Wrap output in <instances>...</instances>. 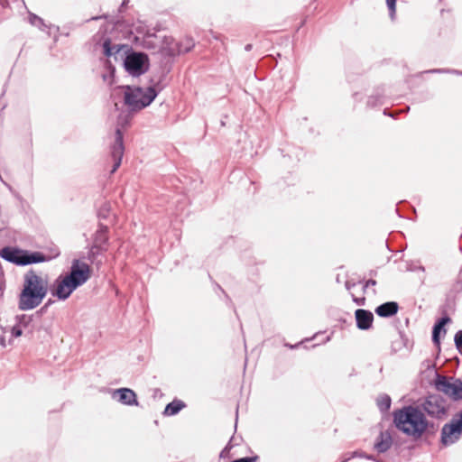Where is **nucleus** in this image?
I'll use <instances>...</instances> for the list:
<instances>
[{
  "label": "nucleus",
  "mask_w": 462,
  "mask_h": 462,
  "mask_svg": "<svg viewBox=\"0 0 462 462\" xmlns=\"http://www.w3.org/2000/svg\"><path fill=\"white\" fill-rule=\"evenodd\" d=\"M48 292V275L34 269L28 270L23 274V289L18 296L19 310H31L37 308Z\"/></svg>",
  "instance_id": "1"
},
{
  "label": "nucleus",
  "mask_w": 462,
  "mask_h": 462,
  "mask_svg": "<svg viewBox=\"0 0 462 462\" xmlns=\"http://www.w3.org/2000/svg\"><path fill=\"white\" fill-rule=\"evenodd\" d=\"M84 25L96 26L98 29H107L108 25H112V29H143V26L149 29L152 24H147L145 21L142 20L140 14L134 16L130 13H125L122 15L105 14L84 19L75 18L68 22L64 25V29H75Z\"/></svg>",
  "instance_id": "2"
},
{
  "label": "nucleus",
  "mask_w": 462,
  "mask_h": 462,
  "mask_svg": "<svg viewBox=\"0 0 462 462\" xmlns=\"http://www.w3.org/2000/svg\"><path fill=\"white\" fill-rule=\"evenodd\" d=\"M395 427L405 435L420 439L430 426V421L420 406L407 405L393 411Z\"/></svg>",
  "instance_id": "3"
},
{
  "label": "nucleus",
  "mask_w": 462,
  "mask_h": 462,
  "mask_svg": "<svg viewBox=\"0 0 462 462\" xmlns=\"http://www.w3.org/2000/svg\"><path fill=\"white\" fill-rule=\"evenodd\" d=\"M89 278V265L79 259H74L69 273L64 276L60 275L55 280L51 294L60 300H65Z\"/></svg>",
  "instance_id": "4"
},
{
  "label": "nucleus",
  "mask_w": 462,
  "mask_h": 462,
  "mask_svg": "<svg viewBox=\"0 0 462 462\" xmlns=\"http://www.w3.org/2000/svg\"><path fill=\"white\" fill-rule=\"evenodd\" d=\"M118 88L124 89V102L131 112H137L150 106L161 91L156 85L148 88L122 86Z\"/></svg>",
  "instance_id": "5"
},
{
  "label": "nucleus",
  "mask_w": 462,
  "mask_h": 462,
  "mask_svg": "<svg viewBox=\"0 0 462 462\" xmlns=\"http://www.w3.org/2000/svg\"><path fill=\"white\" fill-rule=\"evenodd\" d=\"M124 67L129 75L139 77L148 71L150 60L143 52L129 51L124 60Z\"/></svg>",
  "instance_id": "6"
},
{
  "label": "nucleus",
  "mask_w": 462,
  "mask_h": 462,
  "mask_svg": "<svg viewBox=\"0 0 462 462\" xmlns=\"http://www.w3.org/2000/svg\"><path fill=\"white\" fill-rule=\"evenodd\" d=\"M462 436V413H457L449 423L441 430V443L449 446L456 443Z\"/></svg>",
  "instance_id": "7"
},
{
  "label": "nucleus",
  "mask_w": 462,
  "mask_h": 462,
  "mask_svg": "<svg viewBox=\"0 0 462 462\" xmlns=\"http://www.w3.org/2000/svg\"><path fill=\"white\" fill-rule=\"evenodd\" d=\"M422 412L436 419L443 418L447 413V403L439 395H430L420 406Z\"/></svg>",
  "instance_id": "8"
},
{
  "label": "nucleus",
  "mask_w": 462,
  "mask_h": 462,
  "mask_svg": "<svg viewBox=\"0 0 462 462\" xmlns=\"http://www.w3.org/2000/svg\"><path fill=\"white\" fill-rule=\"evenodd\" d=\"M108 249V228L106 226L99 225L98 229L96 231L93 245L88 252L89 259L93 262L96 257L106 252Z\"/></svg>",
  "instance_id": "9"
},
{
  "label": "nucleus",
  "mask_w": 462,
  "mask_h": 462,
  "mask_svg": "<svg viewBox=\"0 0 462 462\" xmlns=\"http://www.w3.org/2000/svg\"><path fill=\"white\" fill-rule=\"evenodd\" d=\"M138 33H143V46L147 49H152L157 51H167L170 54H174L177 51L175 47L168 43V39L164 36V40H161V37L157 36L155 32H151L150 31H137Z\"/></svg>",
  "instance_id": "10"
},
{
  "label": "nucleus",
  "mask_w": 462,
  "mask_h": 462,
  "mask_svg": "<svg viewBox=\"0 0 462 462\" xmlns=\"http://www.w3.org/2000/svg\"><path fill=\"white\" fill-rule=\"evenodd\" d=\"M436 387L455 400L462 399V381L459 379L450 383L445 376H439L436 382Z\"/></svg>",
  "instance_id": "11"
},
{
  "label": "nucleus",
  "mask_w": 462,
  "mask_h": 462,
  "mask_svg": "<svg viewBox=\"0 0 462 462\" xmlns=\"http://www.w3.org/2000/svg\"><path fill=\"white\" fill-rule=\"evenodd\" d=\"M125 152V146H124V139H123V133L119 128L116 130V137L115 142L111 145V157L113 159L114 164L111 170V173L116 171V170L119 168L122 162V158Z\"/></svg>",
  "instance_id": "12"
},
{
  "label": "nucleus",
  "mask_w": 462,
  "mask_h": 462,
  "mask_svg": "<svg viewBox=\"0 0 462 462\" xmlns=\"http://www.w3.org/2000/svg\"><path fill=\"white\" fill-rule=\"evenodd\" d=\"M112 398L124 405H138L136 394L130 388H120L114 390L112 392Z\"/></svg>",
  "instance_id": "13"
},
{
  "label": "nucleus",
  "mask_w": 462,
  "mask_h": 462,
  "mask_svg": "<svg viewBox=\"0 0 462 462\" xmlns=\"http://www.w3.org/2000/svg\"><path fill=\"white\" fill-rule=\"evenodd\" d=\"M0 256L9 263L23 266L24 250L5 246L0 250Z\"/></svg>",
  "instance_id": "14"
},
{
  "label": "nucleus",
  "mask_w": 462,
  "mask_h": 462,
  "mask_svg": "<svg viewBox=\"0 0 462 462\" xmlns=\"http://www.w3.org/2000/svg\"><path fill=\"white\" fill-rule=\"evenodd\" d=\"M355 315L356 326L359 329L366 330L371 328L374 320V315L371 311L358 309L356 310Z\"/></svg>",
  "instance_id": "15"
},
{
  "label": "nucleus",
  "mask_w": 462,
  "mask_h": 462,
  "mask_svg": "<svg viewBox=\"0 0 462 462\" xmlns=\"http://www.w3.org/2000/svg\"><path fill=\"white\" fill-rule=\"evenodd\" d=\"M393 444L392 436L388 431L380 432L377 440L374 444V448L379 453H384L390 449Z\"/></svg>",
  "instance_id": "16"
},
{
  "label": "nucleus",
  "mask_w": 462,
  "mask_h": 462,
  "mask_svg": "<svg viewBox=\"0 0 462 462\" xmlns=\"http://www.w3.org/2000/svg\"><path fill=\"white\" fill-rule=\"evenodd\" d=\"M399 306L395 301H388L379 305L375 309V313L382 318H389L395 315Z\"/></svg>",
  "instance_id": "17"
},
{
  "label": "nucleus",
  "mask_w": 462,
  "mask_h": 462,
  "mask_svg": "<svg viewBox=\"0 0 462 462\" xmlns=\"http://www.w3.org/2000/svg\"><path fill=\"white\" fill-rule=\"evenodd\" d=\"M449 322H451V319L448 316H444L441 319H439L433 326L432 341L436 346H439L440 345L439 334L441 331H443L444 334L446 333V329L444 327Z\"/></svg>",
  "instance_id": "18"
},
{
  "label": "nucleus",
  "mask_w": 462,
  "mask_h": 462,
  "mask_svg": "<svg viewBox=\"0 0 462 462\" xmlns=\"http://www.w3.org/2000/svg\"><path fill=\"white\" fill-rule=\"evenodd\" d=\"M49 260V257L45 256L41 252H28L24 250V257L23 262V266L32 264V263H44Z\"/></svg>",
  "instance_id": "19"
},
{
  "label": "nucleus",
  "mask_w": 462,
  "mask_h": 462,
  "mask_svg": "<svg viewBox=\"0 0 462 462\" xmlns=\"http://www.w3.org/2000/svg\"><path fill=\"white\" fill-rule=\"evenodd\" d=\"M28 20L30 24L33 27H43L44 29H60L59 25L47 24L42 17L31 12H29Z\"/></svg>",
  "instance_id": "20"
},
{
  "label": "nucleus",
  "mask_w": 462,
  "mask_h": 462,
  "mask_svg": "<svg viewBox=\"0 0 462 462\" xmlns=\"http://www.w3.org/2000/svg\"><path fill=\"white\" fill-rule=\"evenodd\" d=\"M102 46H103V52L106 57H111L113 55H116L123 48H126L128 50L127 45H114V46H112L109 39H106L104 41Z\"/></svg>",
  "instance_id": "21"
},
{
  "label": "nucleus",
  "mask_w": 462,
  "mask_h": 462,
  "mask_svg": "<svg viewBox=\"0 0 462 462\" xmlns=\"http://www.w3.org/2000/svg\"><path fill=\"white\" fill-rule=\"evenodd\" d=\"M185 407V404L180 400H174L171 402L168 403L165 407L163 413L167 416H172L177 414L182 408Z\"/></svg>",
  "instance_id": "22"
},
{
  "label": "nucleus",
  "mask_w": 462,
  "mask_h": 462,
  "mask_svg": "<svg viewBox=\"0 0 462 462\" xmlns=\"http://www.w3.org/2000/svg\"><path fill=\"white\" fill-rule=\"evenodd\" d=\"M376 403L379 410L383 412H385L390 409L392 400L389 395L382 394L377 398Z\"/></svg>",
  "instance_id": "23"
},
{
  "label": "nucleus",
  "mask_w": 462,
  "mask_h": 462,
  "mask_svg": "<svg viewBox=\"0 0 462 462\" xmlns=\"http://www.w3.org/2000/svg\"><path fill=\"white\" fill-rule=\"evenodd\" d=\"M115 71V68L111 64H108L106 66V72L102 74L103 81L108 86H111L114 83Z\"/></svg>",
  "instance_id": "24"
},
{
  "label": "nucleus",
  "mask_w": 462,
  "mask_h": 462,
  "mask_svg": "<svg viewBox=\"0 0 462 462\" xmlns=\"http://www.w3.org/2000/svg\"><path fill=\"white\" fill-rule=\"evenodd\" d=\"M426 73H431V74H455V75H461L462 76V71L460 70H457V69H429V70H426L425 71Z\"/></svg>",
  "instance_id": "25"
},
{
  "label": "nucleus",
  "mask_w": 462,
  "mask_h": 462,
  "mask_svg": "<svg viewBox=\"0 0 462 462\" xmlns=\"http://www.w3.org/2000/svg\"><path fill=\"white\" fill-rule=\"evenodd\" d=\"M131 0H122L120 5L118 6L116 13L113 14H124L125 13H127V10L129 8V4Z\"/></svg>",
  "instance_id": "26"
},
{
  "label": "nucleus",
  "mask_w": 462,
  "mask_h": 462,
  "mask_svg": "<svg viewBox=\"0 0 462 462\" xmlns=\"http://www.w3.org/2000/svg\"><path fill=\"white\" fill-rule=\"evenodd\" d=\"M396 2L397 0H386L389 15L392 20L394 18V15L396 14Z\"/></svg>",
  "instance_id": "27"
},
{
  "label": "nucleus",
  "mask_w": 462,
  "mask_h": 462,
  "mask_svg": "<svg viewBox=\"0 0 462 462\" xmlns=\"http://www.w3.org/2000/svg\"><path fill=\"white\" fill-rule=\"evenodd\" d=\"M454 342L457 351L462 354V330H458L454 337Z\"/></svg>",
  "instance_id": "28"
},
{
  "label": "nucleus",
  "mask_w": 462,
  "mask_h": 462,
  "mask_svg": "<svg viewBox=\"0 0 462 462\" xmlns=\"http://www.w3.org/2000/svg\"><path fill=\"white\" fill-rule=\"evenodd\" d=\"M233 448L232 439L229 440L227 445L224 448V449L220 452V457L226 458L229 457V451Z\"/></svg>",
  "instance_id": "29"
},
{
  "label": "nucleus",
  "mask_w": 462,
  "mask_h": 462,
  "mask_svg": "<svg viewBox=\"0 0 462 462\" xmlns=\"http://www.w3.org/2000/svg\"><path fill=\"white\" fill-rule=\"evenodd\" d=\"M381 97L377 96H371L367 100V106H375L377 104H381Z\"/></svg>",
  "instance_id": "30"
},
{
  "label": "nucleus",
  "mask_w": 462,
  "mask_h": 462,
  "mask_svg": "<svg viewBox=\"0 0 462 462\" xmlns=\"http://www.w3.org/2000/svg\"><path fill=\"white\" fill-rule=\"evenodd\" d=\"M23 330L20 326H14L11 329V335L14 337H18L22 336Z\"/></svg>",
  "instance_id": "31"
},
{
  "label": "nucleus",
  "mask_w": 462,
  "mask_h": 462,
  "mask_svg": "<svg viewBox=\"0 0 462 462\" xmlns=\"http://www.w3.org/2000/svg\"><path fill=\"white\" fill-rule=\"evenodd\" d=\"M257 459H258V456L245 457H242V458H238V459L233 460L231 462H256Z\"/></svg>",
  "instance_id": "32"
},
{
  "label": "nucleus",
  "mask_w": 462,
  "mask_h": 462,
  "mask_svg": "<svg viewBox=\"0 0 462 462\" xmlns=\"http://www.w3.org/2000/svg\"><path fill=\"white\" fill-rule=\"evenodd\" d=\"M376 284V281L375 280H373V279H370L368 280L365 284L364 285V291H365V290L367 289V287L369 286H374Z\"/></svg>",
  "instance_id": "33"
},
{
  "label": "nucleus",
  "mask_w": 462,
  "mask_h": 462,
  "mask_svg": "<svg viewBox=\"0 0 462 462\" xmlns=\"http://www.w3.org/2000/svg\"><path fill=\"white\" fill-rule=\"evenodd\" d=\"M353 300L359 306H363L365 304V298H353Z\"/></svg>",
  "instance_id": "34"
},
{
  "label": "nucleus",
  "mask_w": 462,
  "mask_h": 462,
  "mask_svg": "<svg viewBox=\"0 0 462 462\" xmlns=\"http://www.w3.org/2000/svg\"><path fill=\"white\" fill-rule=\"evenodd\" d=\"M0 345H1L2 347H5L6 346V341H5V336H1L0 337Z\"/></svg>",
  "instance_id": "35"
},
{
  "label": "nucleus",
  "mask_w": 462,
  "mask_h": 462,
  "mask_svg": "<svg viewBox=\"0 0 462 462\" xmlns=\"http://www.w3.org/2000/svg\"><path fill=\"white\" fill-rule=\"evenodd\" d=\"M304 24H305V21H304V20H301V21L300 22V23L296 26V28H295V29H300L302 26H304Z\"/></svg>",
  "instance_id": "36"
},
{
  "label": "nucleus",
  "mask_w": 462,
  "mask_h": 462,
  "mask_svg": "<svg viewBox=\"0 0 462 462\" xmlns=\"http://www.w3.org/2000/svg\"><path fill=\"white\" fill-rule=\"evenodd\" d=\"M51 303V300H49V301L45 304V306H44V307H42V308L41 309V311H42H42H44V310L48 308V306H49Z\"/></svg>",
  "instance_id": "37"
},
{
  "label": "nucleus",
  "mask_w": 462,
  "mask_h": 462,
  "mask_svg": "<svg viewBox=\"0 0 462 462\" xmlns=\"http://www.w3.org/2000/svg\"><path fill=\"white\" fill-rule=\"evenodd\" d=\"M251 49H252V44H247V45H245V50L246 51H251Z\"/></svg>",
  "instance_id": "38"
},
{
  "label": "nucleus",
  "mask_w": 462,
  "mask_h": 462,
  "mask_svg": "<svg viewBox=\"0 0 462 462\" xmlns=\"http://www.w3.org/2000/svg\"><path fill=\"white\" fill-rule=\"evenodd\" d=\"M153 30H156V29H162L159 25H155L152 27Z\"/></svg>",
  "instance_id": "39"
},
{
  "label": "nucleus",
  "mask_w": 462,
  "mask_h": 462,
  "mask_svg": "<svg viewBox=\"0 0 462 462\" xmlns=\"http://www.w3.org/2000/svg\"><path fill=\"white\" fill-rule=\"evenodd\" d=\"M420 271H425V268L423 266L419 267Z\"/></svg>",
  "instance_id": "40"
},
{
  "label": "nucleus",
  "mask_w": 462,
  "mask_h": 462,
  "mask_svg": "<svg viewBox=\"0 0 462 462\" xmlns=\"http://www.w3.org/2000/svg\"><path fill=\"white\" fill-rule=\"evenodd\" d=\"M459 413H462V411H460Z\"/></svg>",
  "instance_id": "41"
}]
</instances>
